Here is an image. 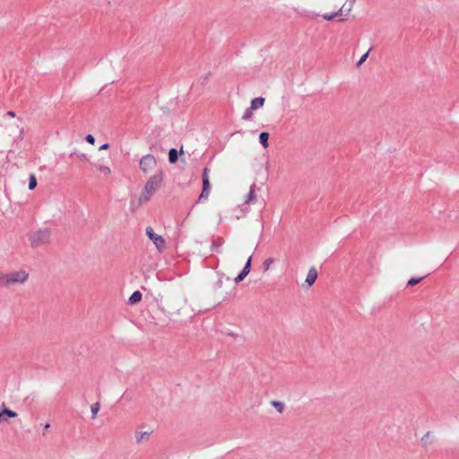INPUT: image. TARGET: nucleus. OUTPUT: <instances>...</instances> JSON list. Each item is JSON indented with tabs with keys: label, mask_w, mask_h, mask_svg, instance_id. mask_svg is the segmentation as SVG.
<instances>
[{
	"label": "nucleus",
	"mask_w": 459,
	"mask_h": 459,
	"mask_svg": "<svg viewBox=\"0 0 459 459\" xmlns=\"http://www.w3.org/2000/svg\"><path fill=\"white\" fill-rule=\"evenodd\" d=\"M85 139H86V141H87L89 143H91V144H94V143H95V138H94V137H93V135H91V134H88V135H86V138H85Z\"/></svg>",
	"instance_id": "393cba45"
},
{
	"label": "nucleus",
	"mask_w": 459,
	"mask_h": 459,
	"mask_svg": "<svg viewBox=\"0 0 459 459\" xmlns=\"http://www.w3.org/2000/svg\"><path fill=\"white\" fill-rule=\"evenodd\" d=\"M37 186V179H36V177L35 175H30V181H29V189L30 190H32L36 187Z\"/></svg>",
	"instance_id": "412c9836"
},
{
	"label": "nucleus",
	"mask_w": 459,
	"mask_h": 459,
	"mask_svg": "<svg viewBox=\"0 0 459 459\" xmlns=\"http://www.w3.org/2000/svg\"><path fill=\"white\" fill-rule=\"evenodd\" d=\"M271 405L273 407H274L276 409V411L279 412V413H282L283 411H284V408H285V405L282 402H280V401H272L271 403Z\"/></svg>",
	"instance_id": "dca6fc26"
},
{
	"label": "nucleus",
	"mask_w": 459,
	"mask_h": 459,
	"mask_svg": "<svg viewBox=\"0 0 459 459\" xmlns=\"http://www.w3.org/2000/svg\"><path fill=\"white\" fill-rule=\"evenodd\" d=\"M169 160L170 163H175L178 160V152L176 149H171L169 151Z\"/></svg>",
	"instance_id": "aec40b11"
},
{
	"label": "nucleus",
	"mask_w": 459,
	"mask_h": 459,
	"mask_svg": "<svg viewBox=\"0 0 459 459\" xmlns=\"http://www.w3.org/2000/svg\"><path fill=\"white\" fill-rule=\"evenodd\" d=\"M7 115L13 117L15 116V113L13 111H8Z\"/></svg>",
	"instance_id": "cd10ccee"
},
{
	"label": "nucleus",
	"mask_w": 459,
	"mask_h": 459,
	"mask_svg": "<svg viewBox=\"0 0 459 459\" xmlns=\"http://www.w3.org/2000/svg\"><path fill=\"white\" fill-rule=\"evenodd\" d=\"M50 428V424L49 423H47L45 426H44V429H48Z\"/></svg>",
	"instance_id": "c85d7f7f"
},
{
	"label": "nucleus",
	"mask_w": 459,
	"mask_h": 459,
	"mask_svg": "<svg viewBox=\"0 0 459 459\" xmlns=\"http://www.w3.org/2000/svg\"><path fill=\"white\" fill-rule=\"evenodd\" d=\"M255 198H256V195H255V185H252L250 186V189L247 193V195H246V198H245V204H255Z\"/></svg>",
	"instance_id": "f8f14e48"
},
{
	"label": "nucleus",
	"mask_w": 459,
	"mask_h": 459,
	"mask_svg": "<svg viewBox=\"0 0 459 459\" xmlns=\"http://www.w3.org/2000/svg\"><path fill=\"white\" fill-rule=\"evenodd\" d=\"M91 413H92V417L95 418L97 413L100 411V403H93L91 405Z\"/></svg>",
	"instance_id": "4be33fe9"
},
{
	"label": "nucleus",
	"mask_w": 459,
	"mask_h": 459,
	"mask_svg": "<svg viewBox=\"0 0 459 459\" xmlns=\"http://www.w3.org/2000/svg\"><path fill=\"white\" fill-rule=\"evenodd\" d=\"M269 134L267 132H262L259 135V140L264 148L268 147Z\"/></svg>",
	"instance_id": "f3484780"
},
{
	"label": "nucleus",
	"mask_w": 459,
	"mask_h": 459,
	"mask_svg": "<svg viewBox=\"0 0 459 459\" xmlns=\"http://www.w3.org/2000/svg\"><path fill=\"white\" fill-rule=\"evenodd\" d=\"M316 279H317V271L315 267H311L307 272V274L306 277V282L310 287L316 282Z\"/></svg>",
	"instance_id": "9b49d317"
},
{
	"label": "nucleus",
	"mask_w": 459,
	"mask_h": 459,
	"mask_svg": "<svg viewBox=\"0 0 459 459\" xmlns=\"http://www.w3.org/2000/svg\"><path fill=\"white\" fill-rule=\"evenodd\" d=\"M50 239V233L47 230H39L30 236V240L32 246L38 247L46 244Z\"/></svg>",
	"instance_id": "39448f33"
},
{
	"label": "nucleus",
	"mask_w": 459,
	"mask_h": 459,
	"mask_svg": "<svg viewBox=\"0 0 459 459\" xmlns=\"http://www.w3.org/2000/svg\"><path fill=\"white\" fill-rule=\"evenodd\" d=\"M368 53L369 51H368L359 58V60L356 64L357 67H359L367 60V58L368 57Z\"/></svg>",
	"instance_id": "b1692460"
},
{
	"label": "nucleus",
	"mask_w": 459,
	"mask_h": 459,
	"mask_svg": "<svg viewBox=\"0 0 459 459\" xmlns=\"http://www.w3.org/2000/svg\"><path fill=\"white\" fill-rule=\"evenodd\" d=\"M355 4L356 0H345L342 6L339 7V3L333 0L325 7V12L321 16L325 21H333L334 19H338L341 22L347 21L351 14Z\"/></svg>",
	"instance_id": "f257e3e1"
},
{
	"label": "nucleus",
	"mask_w": 459,
	"mask_h": 459,
	"mask_svg": "<svg viewBox=\"0 0 459 459\" xmlns=\"http://www.w3.org/2000/svg\"><path fill=\"white\" fill-rule=\"evenodd\" d=\"M142 299V293L139 290L134 291L129 298V303L134 305Z\"/></svg>",
	"instance_id": "2eb2a0df"
},
{
	"label": "nucleus",
	"mask_w": 459,
	"mask_h": 459,
	"mask_svg": "<svg viewBox=\"0 0 459 459\" xmlns=\"http://www.w3.org/2000/svg\"><path fill=\"white\" fill-rule=\"evenodd\" d=\"M153 434V428L151 425L142 424L135 428L134 431V441L137 446L147 444Z\"/></svg>",
	"instance_id": "20e7f679"
},
{
	"label": "nucleus",
	"mask_w": 459,
	"mask_h": 459,
	"mask_svg": "<svg viewBox=\"0 0 459 459\" xmlns=\"http://www.w3.org/2000/svg\"><path fill=\"white\" fill-rule=\"evenodd\" d=\"M251 260H252V255H250L247 257V263H246L242 272L235 278L234 281L236 283L242 281L247 276V274L250 273Z\"/></svg>",
	"instance_id": "1a4fd4ad"
},
{
	"label": "nucleus",
	"mask_w": 459,
	"mask_h": 459,
	"mask_svg": "<svg viewBox=\"0 0 459 459\" xmlns=\"http://www.w3.org/2000/svg\"><path fill=\"white\" fill-rule=\"evenodd\" d=\"M109 145L108 143H104L102 144L100 147V150L102 151V150H107L108 149Z\"/></svg>",
	"instance_id": "bb28decb"
},
{
	"label": "nucleus",
	"mask_w": 459,
	"mask_h": 459,
	"mask_svg": "<svg viewBox=\"0 0 459 459\" xmlns=\"http://www.w3.org/2000/svg\"><path fill=\"white\" fill-rule=\"evenodd\" d=\"M264 101H265V100L263 97H258V98L254 99L251 101L250 109L251 110H255V109L263 107L264 104Z\"/></svg>",
	"instance_id": "ddd939ff"
},
{
	"label": "nucleus",
	"mask_w": 459,
	"mask_h": 459,
	"mask_svg": "<svg viewBox=\"0 0 459 459\" xmlns=\"http://www.w3.org/2000/svg\"><path fill=\"white\" fill-rule=\"evenodd\" d=\"M139 165L141 170L143 173L147 174L152 172L155 169L157 165V160L153 155L147 154L141 158Z\"/></svg>",
	"instance_id": "423d86ee"
},
{
	"label": "nucleus",
	"mask_w": 459,
	"mask_h": 459,
	"mask_svg": "<svg viewBox=\"0 0 459 459\" xmlns=\"http://www.w3.org/2000/svg\"><path fill=\"white\" fill-rule=\"evenodd\" d=\"M162 179V172L156 173L148 179L140 196L141 203L147 202L150 199L152 194L160 188Z\"/></svg>",
	"instance_id": "f03ea898"
},
{
	"label": "nucleus",
	"mask_w": 459,
	"mask_h": 459,
	"mask_svg": "<svg viewBox=\"0 0 459 459\" xmlns=\"http://www.w3.org/2000/svg\"><path fill=\"white\" fill-rule=\"evenodd\" d=\"M29 279V273L25 270H19L4 273L0 275V284L10 286L14 284H23Z\"/></svg>",
	"instance_id": "7ed1b4c3"
},
{
	"label": "nucleus",
	"mask_w": 459,
	"mask_h": 459,
	"mask_svg": "<svg viewBox=\"0 0 459 459\" xmlns=\"http://www.w3.org/2000/svg\"><path fill=\"white\" fill-rule=\"evenodd\" d=\"M146 235L153 242V244L155 245L159 251H162L165 249L164 238L160 235L155 233L152 228L148 227L146 229Z\"/></svg>",
	"instance_id": "0eeeda50"
},
{
	"label": "nucleus",
	"mask_w": 459,
	"mask_h": 459,
	"mask_svg": "<svg viewBox=\"0 0 459 459\" xmlns=\"http://www.w3.org/2000/svg\"><path fill=\"white\" fill-rule=\"evenodd\" d=\"M251 117H252V110L250 109V110H247V111L244 114V116H243V119L247 120V119H249Z\"/></svg>",
	"instance_id": "a878e982"
},
{
	"label": "nucleus",
	"mask_w": 459,
	"mask_h": 459,
	"mask_svg": "<svg viewBox=\"0 0 459 459\" xmlns=\"http://www.w3.org/2000/svg\"><path fill=\"white\" fill-rule=\"evenodd\" d=\"M17 413L8 408H4L0 411V424L5 423L10 418H16Z\"/></svg>",
	"instance_id": "9d476101"
},
{
	"label": "nucleus",
	"mask_w": 459,
	"mask_h": 459,
	"mask_svg": "<svg viewBox=\"0 0 459 459\" xmlns=\"http://www.w3.org/2000/svg\"><path fill=\"white\" fill-rule=\"evenodd\" d=\"M203 189L199 196V201L202 199H207L210 195V179H209V169L204 168L202 174Z\"/></svg>",
	"instance_id": "6e6552de"
},
{
	"label": "nucleus",
	"mask_w": 459,
	"mask_h": 459,
	"mask_svg": "<svg viewBox=\"0 0 459 459\" xmlns=\"http://www.w3.org/2000/svg\"><path fill=\"white\" fill-rule=\"evenodd\" d=\"M274 262H275V260L273 257L266 258L263 263L264 270V271L270 270L271 266L274 264Z\"/></svg>",
	"instance_id": "a211bd4d"
},
{
	"label": "nucleus",
	"mask_w": 459,
	"mask_h": 459,
	"mask_svg": "<svg viewBox=\"0 0 459 459\" xmlns=\"http://www.w3.org/2000/svg\"><path fill=\"white\" fill-rule=\"evenodd\" d=\"M431 433L430 432H427L422 437H421V443L423 444V446H427L429 445H431L432 441H431Z\"/></svg>",
	"instance_id": "6ab92c4d"
},
{
	"label": "nucleus",
	"mask_w": 459,
	"mask_h": 459,
	"mask_svg": "<svg viewBox=\"0 0 459 459\" xmlns=\"http://www.w3.org/2000/svg\"><path fill=\"white\" fill-rule=\"evenodd\" d=\"M423 277L420 278H411L408 281L409 286H415L416 284L420 283L422 281Z\"/></svg>",
	"instance_id": "5701e85b"
},
{
	"label": "nucleus",
	"mask_w": 459,
	"mask_h": 459,
	"mask_svg": "<svg viewBox=\"0 0 459 459\" xmlns=\"http://www.w3.org/2000/svg\"><path fill=\"white\" fill-rule=\"evenodd\" d=\"M97 169L104 178H108L111 175V169L108 166L99 165Z\"/></svg>",
	"instance_id": "4468645a"
}]
</instances>
